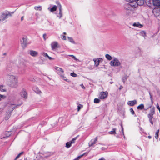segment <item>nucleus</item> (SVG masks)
Listing matches in <instances>:
<instances>
[{
    "mask_svg": "<svg viewBox=\"0 0 160 160\" xmlns=\"http://www.w3.org/2000/svg\"><path fill=\"white\" fill-rule=\"evenodd\" d=\"M137 7V4H130L127 3L124 5V9L127 11V13L129 15L133 12L134 10V8Z\"/></svg>",
    "mask_w": 160,
    "mask_h": 160,
    "instance_id": "obj_1",
    "label": "nucleus"
},
{
    "mask_svg": "<svg viewBox=\"0 0 160 160\" xmlns=\"http://www.w3.org/2000/svg\"><path fill=\"white\" fill-rule=\"evenodd\" d=\"M20 105H18V106H19ZM8 110L7 112V114L6 116L5 117V119L6 120H8L10 117L12 112L13 110L16 107L17 105L14 104H8Z\"/></svg>",
    "mask_w": 160,
    "mask_h": 160,
    "instance_id": "obj_2",
    "label": "nucleus"
},
{
    "mask_svg": "<svg viewBox=\"0 0 160 160\" xmlns=\"http://www.w3.org/2000/svg\"><path fill=\"white\" fill-rule=\"evenodd\" d=\"M14 13L7 11H5L2 12L0 16V22H3L9 17H11L12 14Z\"/></svg>",
    "mask_w": 160,
    "mask_h": 160,
    "instance_id": "obj_3",
    "label": "nucleus"
},
{
    "mask_svg": "<svg viewBox=\"0 0 160 160\" xmlns=\"http://www.w3.org/2000/svg\"><path fill=\"white\" fill-rule=\"evenodd\" d=\"M8 77L12 80L10 84V86L13 88H16L18 86L17 79L14 76L12 75H8Z\"/></svg>",
    "mask_w": 160,
    "mask_h": 160,
    "instance_id": "obj_4",
    "label": "nucleus"
},
{
    "mask_svg": "<svg viewBox=\"0 0 160 160\" xmlns=\"http://www.w3.org/2000/svg\"><path fill=\"white\" fill-rule=\"evenodd\" d=\"M110 64L111 66L118 67L121 65V63L118 58H114L110 61Z\"/></svg>",
    "mask_w": 160,
    "mask_h": 160,
    "instance_id": "obj_5",
    "label": "nucleus"
},
{
    "mask_svg": "<svg viewBox=\"0 0 160 160\" xmlns=\"http://www.w3.org/2000/svg\"><path fill=\"white\" fill-rule=\"evenodd\" d=\"M108 94V93L107 91L101 92L98 95V97L101 99H104L107 98Z\"/></svg>",
    "mask_w": 160,
    "mask_h": 160,
    "instance_id": "obj_6",
    "label": "nucleus"
},
{
    "mask_svg": "<svg viewBox=\"0 0 160 160\" xmlns=\"http://www.w3.org/2000/svg\"><path fill=\"white\" fill-rule=\"evenodd\" d=\"M20 95L21 97L24 98H26L27 97V93L26 90L24 89H23L20 92Z\"/></svg>",
    "mask_w": 160,
    "mask_h": 160,
    "instance_id": "obj_7",
    "label": "nucleus"
},
{
    "mask_svg": "<svg viewBox=\"0 0 160 160\" xmlns=\"http://www.w3.org/2000/svg\"><path fill=\"white\" fill-rule=\"evenodd\" d=\"M56 3L59 5V13L57 17L59 18H60L62 16V6L61 4L58 2H56Z\"/></svg>",
    "mask_w": 160,
    "mask_h": 160,
    "instance_id": "obj_8",
    "label": "nucleus"
},
{
    "mask_svg": "<svg viewBox=\"0 0 160 160\" xmlns=\"http://www.w3.org/2000/svg\"><path fill=\"white\" fill-rule=\"evenodd\" d=\"M133 2H135L134 4H137V6H142L144 4L145 0H133Z\"/></svg>",
    "mask_w": 160,
    "mask_h": 160,
    "instance_id": "obj_9",
    "label": "nucleus"
},
{
    "mask_svg": "<svg viewBox=\"0 0 160 160\" xmlns=\"http://www.w3.org/2000/svg\"><path fill=\"white\" fill-rule=\"evenodd\" d=\"M58 43L56 42H53L51 44L52 49L54 50L58 47Z\"/></svg>",
    "mask_w": 160,
    "mask_h": 160,
    "instance_id": "obj_10",
    "label": "nucleus"
},
{
    "mask_svg": "<svg viewBox=\"0 0 160 160\" xmlns=\"http://www.w3.org/2000/svg\"><path fill=\"white\" fill-rule=\"evenodd\" d=\"M97 141V137H96L94 139H92L89 143V147L92 146L93 144H95L96 143V142Z\"/></svg>",
    "mask_w": 160,
    "mask_h": 160,
    "instance_id": "obj_11",
    "label": "nucleus"
},
{
    "mask_svg": "<svg viewBox=\"0 0 160 160\" xmlns=\"http://www.w3.org/2000/svg\"><path fill=\"white\" fill-rule=\"evenodd\" d=\"M21 43L23 47H25L27 44V41L26 38L23 37L21 41Z\"/></svg>",
    "mask_w": 160,
    "mask_h": 160,
    "instance_id": "obj_12",
    "label": "nucleus"
},
{
    "mask_svg": "<svg viewBox=\"0 0 160 160\" xmlns=\"http://www.w3.org/2000/svg\"><path fill=\"white\" fill-rule=\"evenodd\" d=\"M29 54L33 57H35L38 55V52L33 51L30 50L29 51Z\"/></svg>",
    "mask_w": 160,
    "mask_h": 160,
    "instance_id": "obj_13",
    "label": "nucleus"
},
{
    "mask_svg": "<svg viewBox=\"0 0 160 160\" xmlns=\"http://www.w3.org/2000/svg\"><path fill=\"white\" fill-rule=\"evenodd\" d=\"M32 89L37 94H40L42 93L41 91L36 86H34L32 88Z\"/></svg>",
    "mask_w": 160,
    "mask_h": 160,
    "instance_id": "obj_14",
    "label": "nucleus"
},
{
    "mask_svg": "<svg viewBox=\"0 0 160 160\" xmlns=\"http://www.w3.org/2000/svg\"><path fill=\"white\" fill-rule=\"evenodd\" d=\"M137 103V101L136 100L128 101V104L130 106H133Z\"/></svg>",
    "mask_w": 160,
    "mask_h": 160,
    "instance_id": "obj_15",
    "label": "nucleus"
},
{
    "mask_svg": "<svg viewBox=\"0 0 160 160\" xmlns=\"http://www.w3.org/2000/svg\"><path fill=\"white\" fill-rule=\"evenodd\" d=\"M153 0H146L145 3L147 5L151 7L153 3Z\"/></svg>",
    "mask_w": 160,
    "mask_h": 160,
    "instance_id": "obj_16",
    "label": "nucleus"
},
{
    "mask_svg": "<svg viewBox=\"0 0 160 160\" xmlns=\"http://www.w3.org/2000/svg\"><path fill=\"white\" fill-rule=\"evenodd\" d=\"M152 4L154 6H160V1L159 0H153Z\"/></svg>",
    "mask_w": 160,
    "mask_h": 160,
    "instance_id": "obj_17",
    "label": "nucleus"
},
{
    "mask_svg": "<svg viewBox=\"0 0 160 160\" xmlns=\"http://www.w3.org/2000/svg\"><path fill=\"white\" fill-rule=\"evenodd\" d=\"M102 59L101 58H98V60L94 59L93 60L94 62L95 65L96 67H98L99 64L100 60Z\"/></svg>",
    "mask_w": 160,
    "mask_h": 160,
    "instance_id": "obj_18",
    "label": "nucleus"
},
{
    "mask_svg": "<svg viewBox=\"0 0 160 160\" xmlns=\"http://www.w3.org/2000/svg\"><path fill=\"white\" fill-rule=\"evenodd\" d=\"M57 6L56 5H54L52 8H49L48 9L51 12H53L56 11L57 10Z\"/></svg>",
    "mask_w": 160,
    "mask_h": 160,
    "instance_id": "obj_19",
    "label": "nucleus"
},
{
    "mask_svg": "<svg viewBox=\"0 0 160 160\" xmlns=\"http://www.w3.org/2000/svg\"><path fill=\"white\" fill-rule=\"evenodd\" d=\"M133 26L137 27L139 28H142L143 27V25L141 24L139 22L134 23L133 24Z\"/></svg>",
    "mask_w": 160,
    "mask_h": 160,
    "instance_id": "obj_20",
    "label": "nucleus"
},
{
    "mask_svg": "<svg viewBox=\"0 0 160 160\" xmlns=\"http://www.w3.org/2000/svg\"><path fill=\"white\" fill-rule=\"evenodd\" d=\"M116 128H113L112 129V130L108 132L109 134H114L115 135L116 134Z\"/></svg>",
    "mask_w": 160,
    "mask_h": 160,
    "instance_id": "obj_21",
    "label": "nucleus"
},
{
    "mask_svg": "<svg viewBox=\"0 0 160 160\" xmlns=\"http://www.w3.org/2000/svg\"><path fill=\"white\" fill-rule=\"evenodd\" d=\"M144 105L143 104H141L138 106L137 108L138 109L142 110L144 109Z\"/></svg>",
    "mask_w": 160,
    "mask_h": 160,
    "instance_id": "obj_22",
    "label": "nucleus"
},
{
    "mask_svg": "<svg viewBox=\"0 0 160 160\" xmlns=\"http://www.w3.org/2000/svg\"><path fill=\"white\" fill-rule=\"evenodd\" d=\"M60 77L61 78L63 79L64 80L68 82H70V81L66 77H65L63 75H60Z\"/></svg>",
    "mask_w": 160,
    "mask_h": 160,
    "instance_id": "obj_23",
    "label": "nucleus"
},
{
    "mask_svg": "<svg viewBox=\"0 0 160 160\" xmlns=\"http://www.w3.org/2000/svg\"><path fill=\"white\" fill-rule=\"evenodd\" d=\"M55 69L56 70H57L58 71H61L62 72H64L62 68H60L55 67Z\"/></svg>",
    "mask_w": 160,
    "mask_h": 160,
    "instance_id": "obj_24",
    "label": "nucleus"
},
{
    "mask_svg": "<svg viewBox=\"0 0 160 160\" xmlns=\"http://www.w3.org/2000/svg\"><path fill=\"white\" fill-rule=\"evenodd\" d=\"M105 57L106 58L109 60H110L112 59V57L108 54H106L105 55Z\"/></svg>",
    "mask_w": 160,
    "mask_h": 160,
    "instance_id": "obj_25",
    "label": "nucleus"
},
{
    "mask_svg": "<svg viewBox=\"0 0 160 160\" xmlns=\"http://www.w3.org/2000/svg\"><path fill=\"white\" fill-rule=\"evenodd\" d=\"M68 40L70 42L74 44L75 43V42L74 41L73 38H72L68 37Z\"/></svg>",
    "mask_w": 160,
    "mask_h": 160,
    "instance_id": "obj_26",
    "label": "nucleus"
},
{
    "mask_svg": "<svg viewBox=\"0 0 160 160\" xmlns=\"http://www.w3.org/2000/svg\"><path fill=\"white\" fill-rule=\"evenodd\" d=\"M34 8L36 10H39L41 11L42 10V7L40 6H35Z\"/></svg>",
    "mask_w": 160,
    "mask_h": 160,
    "instance_id": "obj_27",
    "label": "nucleus"
},
{
    "mask_svg": "<svg viewBox=\"0 0 160 160\" xmlns=\"http://www.w3.org/2000/svg\"><path fill=\"white\" fill-rule=\"evenodd\" d=\"M140 34L142 36L144 37L146 36V33L144 31H142L140 32Z\"/></svg>",
    "mask_w": 160,
    "mask_h": 160,
    "instance_id": "obj_28",
    "label": "nucleus"
},
{
    "mask_svg": "<svg viewBox=\"0 0 160 160\" xmlns=\"http://www.w3.org/2000/svg\"><path fill=\"white\" fill-rule=\"evenodd\" d=\"M71 144L72 143L71 142H67L66 144V147L68 148H70L71 146Z\"/></svg>",
    "mask_w": 160,
    "mask_h": 160,
    "instance_id": "obj_29",
    "label": "nucleus"
},
{
    "mask_svg": "<svg viewBox=\"0 0 160 160\" xmlns=\"http://www.w3.org/2000/svg\"><path fill=\"white\" fill-rule=\"evenodd\" d=\"M100 101V100L99 98H95L94 99V102L95 103H98Z\"/></svg>",
    "mask_w": 160,
    "mask_h": 160,
    "instance_id": "obj_30",
    "label": "nucleus"
},
{
    "mask_svg": "<svg viewBox=\"0 0 160 160\" xmlns=\"http://www.w3.org/2000/svg\"><path fill=\"white\" fill-rule=\"evenodd\" d=\"M155 113V111L154 108L152 109L150 111V113L149 114L153 115Z\"/></svg>",
    "mask_w": 160,
    "mask_h": 160,
    "instance_id": "obj_31",
    "label": "nucleus"
},
{
    "mask_svg": "<svg viewBox=\"0 0 160 160\" xmlns=\"http://www.w3.org/2000/svg\"><path fill=\"white\" fill-rule=\"evenodd\" d=\"M159 129L155 133V138L156 139H158V133L159 132Z\"/></svg>",
    "mask_w": 160,
    "mask_h": 160,
    "instance_id": "obj_32",
    "label": "nucleus"
},
{
    "mask_svg": "<svg viewBox=\"0 0 160 160\" xmlns=\"http://www.w3.org/2000/svg\"><path fill=\"white\" fill-rule=\"evenodd\" d=\"M23 153V152H20L19 154L16 157V158H15L14 160H16Z\"/></svg>",
    "mask_w": 160,
    "mask_h": 160,
    "instance_id": "obj_33",
    "label": "nucleus"
},
{
    "mask_svg": "<svg viewBox=\"0 0 160 160\" xmlns=\"http://www.w3.org/2000/svg\"><path fill=\"white\" fill-rule=\"evenodd\" d=\"M3 86L2 85H0V91L1 92H5L6 90L2 88Z\"/></svg>",
    "mask_w": 160,
    "mask_h": 160,
    "instance_id": "obj_34",
    "label": "nucleus"
},
{
    "mask_svg": "<svg viewBox=\"0 0 160 160\" xmlns=\"http://www.w3.org/2000/svg\"><path fill=\"white\" fill-rule=\"evenodd\" d=\"M128 77L127 76H125L122 78V81L124 83L125 81H126Z\"/></svg>",
    "mask_w": 160,
    "mask_h": 160,
    "instance_id": "obj_35",
    "label": "nucleus"
},
{
    "mask_svg": "<svg viewBox=\"0 0 160 160\" xmlns=\"http://www.w3.org/2000/svg\"><path fill=\"white\" fill-rule=\"evenodd\" d=\"M82 107H83V106L82 105H81V104H79L78 105V111H79L81 108H82Z\"/></svg>",
    "mask_w": 160,
    "mask_h": 160,
    "instance_id": "obj_36",
    "label": "nucleus"
},
{
    "mask_svg": "<svg viewBox=\"0 0 160 160\" xmlns=\"http://www.w3.org/2000/svg\"><path fill=\"white\" fill-rule=\"evenodd\" d=\"M78 137V136L76 137H75V138H73L72 140V141H71V142L72 143H74V142H75V141L76 140V139H77V137Z\"/></svg>",
    "mask_w": 160,
    "mask_h": 160,
    "instance_id": "obj_37",
    "label": "nucleus"
},
{
    "mask_svg": "<svg viewBox=\"0 0 160 160\" xmlns=\"http://www.w3.org/2000/svg\"><path fill=\"white\" fill-rule=\"evenodd\" d=\"M130 111L131 112V113L132 115H134L135 114V112L134 110H133V109L132 108H131L130 109Z\"/></svg>",
    "mask_w": 160,
    "mask_h": 160,
    "instance_id": "obj_38",
    "label": "nucleus"
},
{
    "mask_svg": "<svg viewBox=\"0 0 160 160\" xmlns=\"http://www.w3.org/2000/svg\"><path fill=\"white\" fill-rule=\"evenodd\" d=\"M86 153H83V154L78 157L77 158H76L77 159V160H78L79 159L82 157Z\"/></svg>",
    "mask_w": 160,
    "mask_h": 160,
    "instance_id": "obj_39",
    "label": "nucleus"
},
{
    "mask_svg": "<svg viewBox=\"0 0 160 160\" xmlns=\"http://www.w3.org/2000/svg\"><path fill=\"white\" fill-rule=\"evenodd\" d=\"M42 54L44 56V57H48V54H47V53H46V52H43Z\"/></svg>",
    "mask_w": 160,
    "mask_h": 160,
    "instance_id": "obj_40",
    "label": "nucleus"
},
{
    "mask_svg": "<svg viewBox=\"0 0 160 160\" xmlns=\"http://www.w3.org/2000/svg\"><path fill=\"white\" fill-rule=\"evenodd\" d=\"M70 75L72 76L73 77H75L77 76V75L74 73V72H72L70 73Z\"/></svg>",
    "mask_w": 160,
    "mask_h": 160,
    "instance_id": "obj_41",
    "label": "nucleus"
},
{
    "mask_svg": "<svg viewBox=\"0 0 160 160\" xmlns=\"http://www.w3.org/2000/svg\"><path fill=\"white\" fill-rule=\"evenodd\" d=\"M149 95H150V99H151V101L152 102V101H153L152 96L151 95V93L150 92H149Z\"/></svg>",
    "mask_w": 160,
    "mask_h": 160,
    "instance_id": "obj_42",
    "label": "nucleus"
},
{
    "mask_svg": "<svg viewBox=\"0 0 160 160\" xmlns=\"http://www.w3.org/2000/svg\"><path fill=\"white\" fill-rule=\"evenodd\" d=\"M148 118H149V120L152 119L153 118L152 115H151L148 114Z\"/></svg>",
    "mask_w": 160,
    "mask_h": 160,
    "instance_id": "obj_43",
    "label": "nucleus"
},
{
    "mask_svg": "<svg viewBox=\"0 0 160 160\" xmlns=\"http://www.w3.org/2000/svg\"><path fill=\"white\" fill-rule=\"evenodd\" d=\"M121 127L122 129V135L124 136V138H125V137L124 135V131H123V127L122 125H121Z\"/></svg>",
    "mask_w": 160,
    "mask_h": 160,
    "instance_id": "obj_44",
    "label": "nucleus"
},
{
    "mask_svg": "<svg viewBox=\"0 0 160 160\" xmlns=\"http://www.w3.org/2000/svg\"><path fill=\"white\" fill-rule=\"evenodd\" d=\"M5 96L0 94V101L1 100V98H5Z\"/></svg>",
    "mask_w": 160,
    "mask_h": 160,
    "instance_id": "obj_45",
    "label": "nucleus"
},
{
    "mask_svg": "<svg viewBox=\"0 0 160 160\" xmlns=\"http://www.w3.org/2000/svg\"><path fill=\"white\" fill-rule=\"evenodd\" d=\"M69 56L72 57V58H74V60H77V58L75 57V56H74L73 55H69Z\"/></svg>",
    "mask_w": 160,
    "mask_h": 160,
    "instance_id": "obj_46",
    "label": "nucleus"
},
{
    "mask_svg": "<svg viewBox=\"0 0 160 160\" xmlns=\"http://www.w3.org/2000/svg\"><path fill=\"white\" fill-rule=\"evenodd\" d=\"M46 34L45 33L43 34V38L45 40H46Z\"/></svg>",
    "mask_w": 160,
    "mask_h": 160,
    "instance_id": "obj_47",
    "label": "nucleus"
},
{
    "mask_svg": "<svg viewBox=\"0 0 160 160\" xmlns=\"http://www.w3.org/2000/svg\"><path fill=\"white\" fill-rule=\"evenodd\" d=\"M125 0L127 2H130V3H132L133 2V0Z\"/></svg>",
    "mask_w": 160,
    "mask_h": 160,
    "instance_id": "obj_48",
    "label": "nucleus"
},
{
    "mask_svg": "<svg viewBox=\"0 0 160 160\" xmlns=\"http://www.w3.org/2000/svg\"><path fill=\"white\" fill-rule=\"evenodd\" d=\"M48 58L50 60H53L54 59L53 58L49 57V56L48 57Z\"/></svg>",
    "mask_w": 160,
    "mask_h": 160,
    "instance_id": "obj_49",
    "label": "nucleus"
},
{
    "mask_svg": "<svg viewBox=\"0 0 160 160\" xmlns=\"http://www.w3.org/2000/svg\"><path fill=\"white\" fill-rule=\"evenodd\" d=\"M157 108L159 110V109H160V108L159 107L158 103H157L156 105Z\"/></svg>",
    "mask_w": 160,
    "mask_h": 160,
    "instance_id": "obj_50",
    "label": "nucleus"
},
{
    "mask_svg": "<svg viewBox=\"0 0 160 160\" xmlns=\"http://www.w3.org/2000/svg\"><path fill=\"white\" fill-rule=\"evenodd\" d=\"M80 86L82 87V88L84 89H85V87L84 86V85H83V84H81L80 85Z\"/></svg>",
    "mask_w": 160,
    "mask_h": 160,
    "instance_id": "obj_51",
    "label": "nucleus"
},
{
    "mask_svg": "<svg viewBox=\"0 0 160 160\" xmlns=\"http://www.w3.org/2000/svg\"><path fill=\"white\" fill-rule=\"evenodd\" d=\"M149 121L152 124V125L153 124V122L152 121V119L149 120Z\"/></svg>",
    "mask_w": 160,
    "mask_h": 160,
    "instance_id": "obj_52",
    "label": "nucleus"
},
{
    "mask_svg": "<svg viewBox=\"0 0 160 160\" xmlns=\"http://www.w3.org/2000/svg\"><path fill=\"white\" fill-rule=\"evenodd\" d=\"M62 39L65 40H66V36H63Z\"/></svg>",
    "mask_w": 160,
    "mask_h": 160,
    "instance_id": "obj_53",
    "label": "nucleus"
},
{
    "mask_svg": "<svg viewBox=\"0 0 160 160\" xmlns=\"http://www.w3.org/2000/svg\"><path fill=\"white\" fill-rule=\"evenodd\" d=\"M122 88H123V86L122 85H121V86H120L119 87V90H120L122 89Z\"/></svg>",
    "mask_w": 160,
    "mask_h": 160,
    "instance_id": "obj_54",
    "label": "nucleus"
},
{
    "mask_svg": "<svg viewBox=\"0 0 160 160\" xmlns=\"http://www.w3.org/2000/svg\"><path fill=\"white\" fill-rule=\"evenodd\" d=\"M54 22H51L50 24V25H51L52 26H53L54 25Z\"/></svg>",
    "mask_w": 160,
    "mask_h": 160,
    "instance_id": "obj_55",
    "label": "nucleus"
},
{
    "mask_svg": "<svg viewBox=\"0 0 160 160\" xmlns=\"http://www.w3.org/2000/svg\"><path fill=\"white\" fill-rule=\"evenodd\" d=\"M98 160H105V159L103 158H101L99 159Z\"/></svg>",
    "mask_w": 160,
    "mask_h": 160,
    "instance_id": "obj_56",
    "label": "nucleus"
},
{
    "mask_svg": "<svg viewBox=\"0 0 160 160\" xmlns=\"http://www.w3.org/2000/svg\"><path fill=\"white\" fill-rule=\"evenodd\" d=\"M24 17V16H22L21 18V21H23V18Z\"/></svg>",
    "mask_w": 160,
    "mask_h": 160,
    "instance_id": "obj_57",
    "label": "nucleus"
},
{
    "mask_svg": "<svg viewBox=\"0 0 160 160\" xmlns=\"http://www.w3.org/2000/svg\"><path fill=\"white\" fill-rule=\"evenodd\" d=\"M148 138L149 139H150L151 138V136H148Z\"/></svg>",
    "mask_w": 160,
    "mask_h": 160,
    "instance_id": "obj_58",
    "label": "nucleus"
},
{
    "mask_svg": "<svg viewBox=\"0 0 160 160\" xmlns=\"http://www.w3.org/2000/svg\"><path fill=\"white\" fill-rule=\"evenodd\" d=\"M110 84H112V83H113V82H110Z\"/></svg>",
    "mask_w": 160,
    "mask_h": 160,
    "instance_id": "obj_59",
    "label": "nucleus"
},
{
    "mask_svg": "<svg viewBox=\"0 0 160 160\" xmlns=\"http://www.w3.org/2000/svg\"><path fill=\"white\" fill-rule=\"evenodd\" d=\"M10 134H9V135H6V137H9V136H10Z\"/></svg>",
    "mask_w": 160,
    "mask_h": 160,
    "instance_id": "obj_60",
    "label": "nucleus"
},
{
    "mask_svg": "<svg viewBox=\"0 0 160 160\" xmlns=\"http://www.w3.org/2000/svg\"><path fill=\"white\" fill-rule=\"evenodd\" d=\"M24 160H28V159H27V158H24Z\"/></svg>",
    "mask_w": 160,
    "mask_h": 160,
    "instance_id": "obj_61",
    "label": "nucleus"
},
{
    "mask_svg": "<svg viewBox=\"0 0 160 160\" xmlns=\"http://www.w3.org/2000/svg\"><path fill=\"white\" fill-rule=\"evenodd\" d=\"M144 109L145 110H147V109H148V108H144Z\"/></svg>",
    "mask_w": 160,
    "mask_h": 160,
    "instance_id": "obj_62",
    "label": "nucleus"
},
{
    "mask_svg": "<svg viewBox=\"0 0 160 160\" xmlns=\"http://www.w3.org/2000/svg\"><path fill=\"white\" fill-rule=\"evenodd\" d=\"M104 148L102 147V148L101 149L102 150H103Z\"/></svg>",
    "mask_w": 160,
    "mask_h": 160,
    "instance_id": "obj_63",
    "label": "nucleus"
},
{
    "mask_svg": "<svg viewBox=\"0 0 160 160\" xmlns=\"http://www.w3.org/2000/svg\"><path fill=\"white\" fill-rule=\"evenodd\" d=\"M9 132H6V134H7V133H8Z\"/></svg>",
    "mask_w": 160,
    "mask_h": 160,
    "instance_id": "obj_64",
    "label": "nucleus"
}]
</instances>
